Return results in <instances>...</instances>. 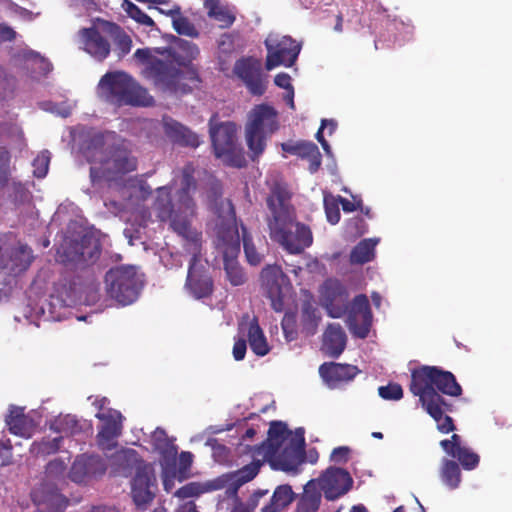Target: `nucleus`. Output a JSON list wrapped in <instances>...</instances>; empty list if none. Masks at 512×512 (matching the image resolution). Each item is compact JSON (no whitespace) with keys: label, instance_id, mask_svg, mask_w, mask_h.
<instances>
[{"label":"nucleus","instance_id":"f257e3e1","mask_svg":"<svg viewBox=\"0 0 512 512\" xmlns=\"http://www.w3.org/2000/svg\"><path fill=\"white\" fill-rule=\"evenodd\" d=\"M196 181L190 168L182 171L179 186L173 180L170 184L158 187L153 202V212L162 223L187 242L186 250L192 255L185 287L196 299L208 297L213 290V281L206 268L200 263L201 234L193 227L197 205L193 198Z\"/></svg>","mask_w":512,"mask_h":512},{"label":"nucleus","instance_id":"f03ea898","mask_svg":"<svg viewBox=\"0 0 512 512\" xmlns=\"http://www.w3.org/2000/svg\"><path fill=\"white\" fill-rule=\"evenodd\" d=\"M270 238L291 254H300L313 242L310 228L296 220L288 192L276 185L267 198Z\"/></svg>","mask_w":512,"mask_h":512},{"label":"nucleus","instance_id":"7ed1b4c3","mask_svg":"<svg viewBox=\"0 0 512 512\" xmlns=\"http://www.w3.org/2000/svg\"><path fill=\"white\" fill-rule=\"evenodd\" d=\"M211 209L217 215L218 246L223 253L226 279L233 286L243 285L247 278L236 257L240 252V233L237 229L234 207L228 199H216Z\"/></svg>","mask_w":512,"mask_h":512},{"label":"nucleus","instance_id":"20e7f679","mask_svg":"<svg viewBox=\"0 0 512 512\" xmlns=\"http://www.w3.org/2000/svg\"><path fill=\"white\" fill-rule=\"evenodd\" d=\"M410 391L419 397L427 413L438 415V404H446L440 393L457 397L461 395L462 388L451 372L437 366H422L412 371Z\"/></svg>","mask_w":512,"mask_h":512},{"label":"nucleus","instance_id":"39448f33","mask_svg":"<svg viewBox=\"0 0 512 512\" xmlns=\"http://www.w3.org/2000/svg\"><path fill=\"white\" fill-rule=\"evenodd\" d=\"M133 57L147 64L143 71L144 76L165 93L185 94L197 87L200 82L196 72L181 71L173 60L152 58L149 48L137 49Z\"/></svg>","mask_w":512,"mask_h":512},{"label":"nucleus","instance_id":"423d86ee","mask_svg":"<svg viewBox=\"0 0 512 512\" xmlns=\"http://www.w3.org/2000/svg\"><path fill=\"white\" fill-rule=\"evenodd\" d=\"M84 155L87 161L93 164L90 168L92 182L102 177L113 181L120 175L136 169V160L127 150H108L105 136L99 133L92 136Z\"/></svg>","mask_w":512,"mask_h":512},{"label":"nucleus","instance_id":"0eeeda50","mask_svg":"<svg viewBox=\"0 0 512 512\" xmlns=\"http://www.w3.org/2000/svg\"><path fill=\"white\" fill-rule=\"evenodd\" d=\"M98 93L106 101L118 105L150 106L153 98L129 74L123 71L108 72L98 84Z\"/></svg>","mask_w":512,"mask_h":512},{"label":"nucleus","instance_id":"6e6552de","mask_svg":"<svg viewBox=\"0 0 512 512\" xmlns=\"http://www.w3.org/2000/svg\"><path fill=\"white\" fill-rule=\"evenodd\" d=\"M277 127V112L271 106L257 105L249 112L245 138L253 160L264 152L267 137L274 133Z\"/></svg>","mask_w":512,"mask_h":512},{"label":"nucleus","instance_id":"1a4fd4ad","mask_svg":"<svg viewBox=\"0 0 512 512\" xmlns=\"http://www.w3.org/2000/svg\"><path fill=\"white\" fill-rule=\"evenodd\" d=\"M106 292L120 305L133 303L140 293L143 280L133 266H119L105 275Z\"/></svg>","mask_w":512,"mask_h":512},{"label":"nucleus","instance_id":"9d476101","mask_svg":"<svg viewBox=\"0 0 512 512\" xmlns=\"http://www.w3.org/2000/svg\"><path fill=\"white\" fill-rule=\"evenodd\" d=\"M210 136L217 158L234 167L245 164L244 157L238 153L236 146V126L231 122L220 123L210 128Z\"/></svg>","mask_w":512,"mask_h":512},{"label":"nucleus","instance_id":"9b49d317","mask_svg":"<svg viewBox=\"0 0 512 512\" xmlns=\"http://www.w3.org/2000/svg\"><path fill=\"white\" fill-rule=\"evenodd\" d=\"M267 57L265 67L272 70L278 66L291 67L297 60L301 45L290 36L270 33L265 40Z\"/></svg>","mask_w":512,"mask_h":512},{"label":"nucleus","instance_id":"f8f14e48","mask_svg":"<svg viewBox=\"0 0 512 512\" xmlns=\"http://www.w3.org/2000/svg\"><path fill=\"white\" fill-rule=\"evenodd\" d=\"M304 429L297 428L294 437L288 438V443L278 450L273 448L268 451L271 454V466L276 470L285 472H297L298 466L304 461Z\"/></svg>","mask_w":512,"mask_h":512},{"label":"nucleus","instance_id":"ddd939ff","mask_svg":"<svg viewBox=\"0 0 512 512\" xmlns=\"http://www.w3.org/2000/svg\"><path fill=\"white\" fill-rule=\"evenodd\" d=\"M6 240L0 237V275L15 277L28 269L33 261L30 247L18 244L16 247H5Z\"/></svg>","mask_w":512,"mask_h":512},{"label":"nucleus","instance_id":"4468645a","mask_svg":"<svg viewBox=\"0 0 512 512\" xmlns=\"http://www.w3.org/2000/svg\"><path fill=\"white\" fill-rule=\"evenodd\" d=\"M152 193L151 187L142 181H131L120 191V200L110 199L104 202L107 209L114 215L121 212H133L140 203L145 201Z\"/></svg>","mask_w":512,"mask_h":512},{"label":"nucleus","instance_id":"2eb2a0df","mask_svg":"<svg viewBox=\"0 0 512 512\" xmlns=\"http://www.w3.org/2000/svg\"><path fill=\"white\" fill-rule=\"evenodd\" d=\"M349 294L338 280L328 279L321 290L322 306L332 318L342 317L348 309Z\"/></svg>","mask_w":512,"mask_h":512},{"label":"nucleus","instance_id":"dca6fc26","mask_svg":"<svg viewBox=\"0 0 512 512\" xmlns=\"http://www.w3.org/2000/svg\"><path fill=\"white\" fill-rule=\"evenodd\" d=\"M372 312L366 295L356 296L347 317V326L353 336L364 339L370 332Z\"/></svg>","mask_w":512,"mask_h":512},{"label":"nucleus","instance_id":"f3484780","mask_svg":"<svg viewBox=\"0 0 512 512\" xmlns=\"http://www.w3.org/2000/svg\"><path fill=\"white\" fill-rule=\"evenodd\" d=\"M96 417L101 422L97 434L98 445L104 451L112 450L117 445V438L121 435L123 416L117 410L108 409L97 412Z\"/></svg>","mask_w":512,"mask_h":512},{"label":"nucleus","instance_id":"a211bd4d","mask_svg":"<svg viewBox=\"0 0 512 512\" xmlns=\"http://www.w3.org/2000/svg\"><path fill=\"white\" fill-rule=\"evenodd\" d=\"M261 281L272 308L276 312H281L284 308L283 289L287 284V276L280 266L267 265L261 272Z\"/></svg>","mask_w":512,"mask_h":512},{"label":"nucleus","instance_id":"6ab92c4d","mask_svg":"<svg viewBox=\"0 0 512 512\" xmlns=\"http://www.w3.org/2000/svg\"><path fill=\"white\" fill-rule=\"evenodd\" d=\"M315 480L321 491L324 492L326 499L330 501L347 493L353 483L350 474L342 468H330Z\"/></svg>","mask_w":512,"mask_h":512},{"label":"nucleus","instance_id":"aec40b11","mask_svg":"<svg viewBox=\"0 0 512 512\" xmlns=\"http://www.w3.org/2000/svg\"><path fill=\"white\" fill-rule=\"evenodd\" d=\"M156 477L152 465H146L138 469L131 482V494L138 507L151 502L155 496Z\"/></svg>","mask_w":512,"mask_h":512},{"label":"nucleus","instance_id":"412c9836","mask_svg":"<svg viewBox=\"0 0 512 512\" xmlns=\"http://www.w3.org/2000/svg\"><path fill=\"white\" fill-rule=\"evenodd\" d=\"M32 499L39 512H63L66 500L56 484L41 483L32 492Z\"/></svg>","mask_w":512,"mask_h":512},{"label":"nucleus","instance_id":"4be33fe9","mask_svg":"<svg viewBox=\"0 0 512 512\" xmlns=\"http://www.w3.org/2000/svg\"><path fill=\"white\" fill-rule=\"evenodd\" d=\"M105 471L106 464L100 456L82 454L73 462L69 476L72 481L82 483L90 477L103 475Z\"/></svg>","mask_w":512,"mask_h":512},{"label":"nucleus","instance_id":"5701e85b","mask_svg":"<svg viewBox=\"0 0 512 512\" xmlns=\"http://www.w3.org/2000/svg\"><path fill=\"white\" fill-rule=\"evenodd\" d=\"M233 72L245 83L252 94L262 95L264 93L265 84L261 68L255 61L240 59L235 63Z\"/></svg>","mask_w":512,"mask_h":512},{"label":"nucleus","instance_id":"b1692460","mask_svg":"<svg viewBox=\"0 0 512 512\" xmlns=\"http://www.w3.org/2000/svg\"><path fill=\"white\" fill-rule=\"evenodd\" d=\"M83 49L95 60L102 62L111 51L109 41L96 28H83L79 31Z\"/></svg>","mask_w":512,"mask_h":512},{"label":"nucleus","instance_id":"393cba45","mask_svg":"<svg viewBox=\"0 0 512 512\" xmlns=\"http://www.w3.org/2000/svg\"><path fill=\"white\" fill-rule=\"evenodd\" d=\"M109 463L113 473L124 477L130 476L133 472L136 474L138 469L149 465L142 461L138 453L133 449L116 451L109 457Z\"/></svg>","mask_w":512,"mask_h":512},{"label":"nucleus","instance_id":"a878e982","mask_svg":"<svg viewBox=\"0 0 512 512\" xmlns=\"http://www.w3.org/2000/svg\"><path fill=\"white\" fill-rule=\"evenodd\" d=\"M359 370L356 366L340 363H324L319 367V374L332 389L341 383L351 381Z\"/></svg>","mask_w":512,"mask_h":512},{"label":"nucleus","instance_id":"bb28decb","mask_svg":"<svg viewBox=\"0 0 512 512\" xmlns=\"http://www.w3.org/2000/svg\"><path fill=\"white\" fill-rule=\"evenodd\" d=\"M165 135L174 143L180 146L196 148L200 141L194 132L169 116L162 118Z\"/></svg>","mask_w":512,"mask_h":512},{"label":"nucleus","instance_id":"cd10ccee","mask_svg":"<svg viewBox=\"0 0 512 512\" xmlns=\"http://www.w3.org/2000/svg\"><path fill=\"white\" fill-rule=\"evenodd\" d=\"M9 431L17 436L30 438L38 423L30 416L24 414V408L11 406L5 419Z\"/></svg>","mask_w":512,"mask_h":512},{"label":"nucleus","instance_id":"c85d7f7f","mask_svg":"<svg viewBox=\"0 0 512 512\" xmlns=\"http://www.w3.org/2000/svg\"><path fill=\"white\" fill-rule=\"evenodd\" d=\"M347 336L338 323H330L323 334V352L332 358H338L346 348Z\"/></svg>","mask_w":512,"mask_h":512},{"label":"nucleus","instance_id":"c756f323","mask_svg":"<svg viewBox=\"0 0 512 512\" xmlns=\"http://www.w3.org/2000/svg\"><path fill=\"white\" fill-rule=\"evenodd\" d=\"M15 61L23 64V68L30 71L34 78L47 75L51 69V63L43 58L40 54L32 50H22L16 57Z\"/></svg>","mask_w":512,"mask_h":512},{"label":"nucleus","instance_id":"7c9ffc66","mask_svg":"<svg viewBox=\"0 0 512 512\" xmlns=\"http://www.w3.org/2000/svg\"><path fill=\"white\" fill-rule=\"evenodd\" d=\"M97 251L87 250L83 243L66 241L57 251L58 259L63 263L80 264L92 259Z\"/></svg>","mask_w":512,"mask_h":512},{"label":"nucleus","instance_id":"2f4dec72","mask_svg":"<svg viewBox=\"0 0 512 512\" xmlns=\"http://www.w3.org/2000/svg\"><path fill=\"white\" fill-rule=\"evenodd\" d=\"M77 304V299L71 295L68 289L64 288L57 294H52L47 303L46 309L50 318L55 321H61L67 317L68 308Z\"/></svg>","mask_w":512,"mask_h":512},{"label":"nucleus","instance_id":"473e14b6","mask_svg":"<svg viewBox=\"0 0 512 512\" xmlns=\"http://www.w3.org/2000/svg\"><path fill=\"white\" fill-rule=\"evenodd\" d=\"M226 477L220 476L213 480H208L203 483L199 482H190L181 488H179L175 492V496L180 499H188L192 497H197L203 493L216 491L223 489L226 484Z\"/></svg>","mask_w":512,"mask_h":512},{"label":"nucleus","instance_id":"72a5a7b5","mask_svg":"<svg viewBox=\"0 0 512 512\" xmlns=\"http://www.w3.org/2000/svg\"><path fill=\"white\" fill-rule=\"evenodd\" d=\"M153 449L158 452L165 464L174 463L178 453L173 439L169 438L162 428H156L151 435Z\"/></svg>","mask_w":512,"mask_h":512},{"label":"nucleus","instance_id":"f704fd0d","mask_svg":"<svg viewBox=\"0 0 512 512\" xmlns=\"http://www.w3.org/2000/svg\"><path fill=\"white\" fill-rule=\"evenodd\" d=\"M239 330L241 332L247 330L250 348L256 355L265 356L269 352L266 337L256 319H252L248 323H240Z\"/></svg>","mask_w":512,"mask_h":512},{"label":"nucleus","instance_id":"c9c22d12","mask_svg":"<svg viewBox=\"0 0 512 512\" xmlns=\"http://www.w3.org/2000/svg\"><path fill=\"white\" fill-rule=\"evenodd\" d=\"M204 8L207 15L219 23L220 28H229L235 22L234 8L221 4L220 0H205Z\"/></svg>","mask_w":512,"mask_h":512},{"label":"nucleus","instance_id":"e433bc0d","mask_svg":"<svg viewBox=\"0 0 512 512\" xmlns=\"http://www.w3.org/2000/svg\"><path fill=\"white\" fill-rule=\"evenodd\" d=\"M321 489L313 479L304 486V492L297 504L298 512H316L321 502Z\"/></svg>","mask_w":512,"mask_h":512},{"label":"nucleus","instance_id":"4c0bfd02","mask_svg":"<svg viewBox=\"0 0 512 512\" xmlns=\"http://www.w3.org/2000/svg\"><path fill=\"white\" fill-rule=\"evenodd\" d=\"M64 441L65 437L63 435H47L40 441H34L31 444L30 452L36 457H46L60 451Z\"/></svg>","mask_w":512,"mask_h":512},{"label":"nucleus","instance_id":"58836bf2","mask_svg":"<svg viewBox=\"0 0 512 512\" xmlns=\"http://www.w3.org/2000/svg\"><path fill=\"white\" fill-rule=\"evenodd\" d=\"M50 430L64 437L76 435L82 430V423L74 415H60L50 422Z\"/></svg>","mask_w":512,"mask_h":512},{"label":"nucleus","instance_id":"ea45409f","mask_svg":"<svg viewBox=\"0 0 512 512\" xmlns=\"http://www.w3.org/2000/svg\"><path fill=\"white\" fill-rule=\"evenodd\" d=\"M70 455L66 452L65 456L54 458L46 465L45 480L43 483L56 484L64 480Z\"/></svg>","mask_w":512,"mask_h":512},{"label":"nucleus","instance_id":"a19ab883","mask_svg":"<svg viewBox=\"0 0 512 512\" xmlns=\"http://www.w3.org/2000/svg\"><path fill=\"white\" fill-rule=\"evenodd\" d=\"M293 499L294 492L292 491L291 486L287 484L279 485L275 489L270 502L261 509V512H278L288 506Z\"/></svg>","mask_w":512,"mask_h":512},{"label":"nucleus","instance_id":"79ce46f5","mask_svg":"<svg viewBox=\"0 0 512 512\" xmlns=\"http://www.w3.org/2000/svg\"><path fill=\"white\" fill-rule=\"evenodd\" d=\"M379 238H367L360 241L351 251L350 261L353 264H364L374 258L375 247Z\"/></svg>","mask_w":512,"mask_h":512},{"label":"nucleus","instance_id":"37998d69","mask_svg":"<svg viewBox=\"0 0 512 512\" xmlns=\"http://www.w3.org/2000/svg\"><path fill=\"white\" fill-rule=\"evenodd\" d=\"M295 432L289 431L286 424L280 421L272 422L268 430V451L276 448L280 449L283 444L288 443L290 436L294 437Z\"/></svg>","mask_w":512,"mask_h":512},{"label":"nucleus","instance_id":"c03bdc74","mask_svg":"<svg viewBox=\"0 0 512 512\" xmlns=\"http://www.w3.org/2000/svg\"><path fill=\"white\" fill-rule=\"evenodd\" d=\"M440 478L449 489H456L461 483V470L459 464L453 460L443 458L440 468Z\"/></svg>","mask_w":512,"mask_h":512},{"label":"nucleus","instance_id":"a18cd8bd","mask_svg":"<svg viewBox=\"0 0 512 512\" xmlns=\"http://www.w3.org/2000/svg\"><path fill=\"white\" fill-rule=\"evenodd\" d=\"M321 317L316 306L310 301H304L301 306V323L307 335L316 333Z\"/></svg>","mask_w":512,"mask_h":512},{"label":"nucleus","instance_id":"49530a36","mask_svg":"<svg viewBox=\"0 0 512 512\" xmlns=\"http://www.w3.org/2000/svg\"><path fill=\"white\" fill-rule=\"evenodd\" d=\"M241 239L243 242L244 253L249 264L256 266L263 260V254L258 252L251 235L248 233L245 226H241Z\"/></svg>","mask_w":512,"mask_h":512},{"label":"nucleus","instance_id":"de8ad7c7","mask_svg":"<svg viewBox=\"0 0 512 512\" xmlns=\"http://www.w3.org/2000/svg\"><path fill=\"white\" fill-rule=\"evenodd\" d=\"M172 26L180 35L191 38H197L199 36V32L194 24L187 17L181 14V10H179V13L174 15V18L172 19Z\"/></svg>","mask_w":512,"mask_h":512},{"label":"nucleus","instance_id":"09e8293b","mask_svg":"<svg viewBox=\"0 0 512 512\" xmlns=\"http://www.w3.org/2000/svg\"><path fill=\"white\" fill-rule=\"evenodd\" d=\"M450 456L453 458H456L465 470L475 469L478 466L479 461H480L478 454L474 453L467 446H465L463 448H459L454 453H452Z\"/></svg>","mask_w":512,"mask_h":512},{"label":"nucleus","instance_id":"8fccbe9b","mask_svg":"<svg viewBox=\"0 0 512 512\" xmlns=\"http://www.w3.org/2000/svg\"><path fill=\"white\" fill-rule=\"evenodd\" d=\"M260 464L258 462H252L240 470H238L233 475H223L226 477V483L229 481V479H234L236 482H238V485H243L249 481H251L259 472Z\"/></svg>","mask_w":512,"mask_h":512},{"label":"nucleus","instance_id":"3c124183","mask_svg":"<svg viewBox=\"0 0 512 512\" xmlns=\"http://www.w3.org/2000/svg\"><path fill=\"white\" fill-rule=\"evenodd\" d=\"M122 7L129 15V17H131L138 23L149 27L154 26V21L152 20V18L149 17L146 13H144L138 6H136L131 1L124 0Z\"/></svg>","mask_w":512,"mask_h":512},{"label":"nucleus","instance_id":"603ef678","mask_svg":"<svg viewBox=\"0 0 512 512\" xmlns=\"http://www.w3.org/2000/svg\"><path fill=\"white\" fill-rule=\"evenodd\" d=\"M324 209L329 223L335 225L340 220L339 200L332 195L324 196Z\"/></svg>","mask_w":512,"mask_h":512},{"label":"nucleus","instance_id":"864d4df0","mask_svg":"<svg viewBox=\"0 0 512 512\" xmlns=\"http://www.w3.org/2000/svg\"><path fill=\"white\" fill-rule=\"evenodd\" d=\"M115 30L117 31V33L115 34L116 52L119 58H123L132 49V39L118 26H115Z\"/></svg>","mask_w":512,"mask_h":512},{"label":"nucleus","instance_id":"5fc2aeb1","mask_svg":"<svg viewBox=\"0 0 512 512\" xmlns=\"http://www.w3.org/2000/svg\"><path fill=\"white\" fill-rule=\"evenodd\" d=\"M174 39V42L176 46L179 48V50L182 52L181 57L183 58V61H192L199 55V49L196 44L183 40L181 38H178L176 36H172Z\"/></svg>","mask_w":512,"mask_h":512},{"label":"nucleus","instance_id":"6e6d98bb","mask_svg":"<svg viewBox=\"0 0 512 512\" xmlns=\"http://www.w3.org/2000/svg\"><path fill=\"white\" fill-rule=\"evenodd\" d=\"M446 405L447 404H438V415L428 413L437 422V428L442 433H449L455 429L452 418L450 416L444 415L443 406Z\"/></svg>","mask_w":512,"mask_h":512},{"label":"nucleus","instance_id":"4d7b16f0","mask_svg":"<svg viewBox=\"0 0 512 512\" xmlns=\"http://www.w3.org/2000/svg\"><path fill=\"white\" fill-rule=\"evenodd\" d=\"M50 163L49 151H42L33 160V174L37 178H43L46 176Z\"/></svg>","mask_w":512,"mask_h":512},{"label":"nucleus","instance_id":"13d9d810","mask_svg":"<svg viewBox=\"0 0 512 512\" xmlns=\"http://www.w3.org/2000/svg\"><path fill=\"white\" fill-rule=\"evenodd\" d=\"M7 192L9 198L16 204L27 201L29 197V193L24 185L15 181L7 185Z\"/></svg>","mask_w":512,"mask_h":512},{"label":"nucleus","instance_id":"bf43d9fd","mask_svg":"<svg viewBox=\"0 0 512 512\" xmlns=\"http://www.w3.org/2000/svg\"><path fill=\"white\" fill-rule=\"evenodd\" d=\"M378 394L385 400H400L403 397V389L399 384L390 383L378 388Z\"/></svg>","mask_w":512,"mask_h":512},{"label":"nucleus","instance_id":"052dcab7","mask_svg":"<svg viewBox=\"0 0 512 512\" xmlns=\"http://www.w3.org/2000/svg\"><path fill=\"white\" fill-rule=\"evenodd\" d=\"M10 154L8 151L0 150V187L8 185L10 176Z\"/></svg>","mask_w":512,"mask_h":512},{"label":"nucleus","instance_id":"680f3d73","mask_svg":"<svg viewBox=\"0 0 512 512\" xmlns=\"http://www.w3.org/2000/svg\"><path fill=\"white\" fill-rule=\"evenodd\" d=\"M440 446L449 456L459 448L464 447L461 444V437L458 434H453L450 439L442 440Z\"/></svg>","mask_w":512,"mask_h":512},{"label":"nucleus","instance_id":"e2e57ef3","mask_svg":"<svg viewBox=\"0 0 512 512\" xmlns=\"http://www.w3.org/2000/svg\"><path fill=\"white\" fill-rule=\"evenodd\" d=\"M247 350V344L244 337L237 339L233 346V357L236 361L244 359Z\"/></svg>","mask_w":512,"mask_h":512},{"label":"nucleus","instance_id":"0e129e2a","mask_svg":"<svg viewBox=\"0 0 512 512\" xmlns=\"http://www.w3.org/2000/svg\"><path fill=\"white\" fill-rule=\"evenodd\" d=\"M318 147L312 142H298V153L297 156L302 158H308L313 153H316Z\"/></svg>","mask_w":512,"mask_h":512},{"label":"nucleus","instance_id":"69168bd1","mask_svg":"<svg viewBox=\"0 0 512 512\" xmlns=\"http://www.w3.org/2000/svg\"><path fill=\"white\" fill-rule=\"evenodd\" d=\"M12 458V446L10 444L0 442V466L10 464Z\"/></svg>","mask_w":512,"mask_h":512},{"label":"nucleus","instance_id":"338daca9","mask_svg":"<svg viewBox=\"0 0 512 512\" xmlns=\"http://www.w3.org/2000/svg\"><path fill=\"white\" fill-rule=\"evenodd\" d=\"M349 454V448L345 446H340L333 449L331 453V461L336 463L346 462Z\"/></svg>","mask_w":512,"mask_h":512},{"label":"nucleus","instance_id":"774afa93","mask_svg":"<svg viewBox=\"0 0 512 512\" xmlns=\"http://www.w3.org/2000/svg\"><path fill=\"white\" fill-rule=\"evenodd\" d=\"M268 494L267 489L256 490L249 498L247 504H245L251 511H253L258 505L262 497Z\"/></svg>","mask_w":512,"mask_h":512}]
</instances>
